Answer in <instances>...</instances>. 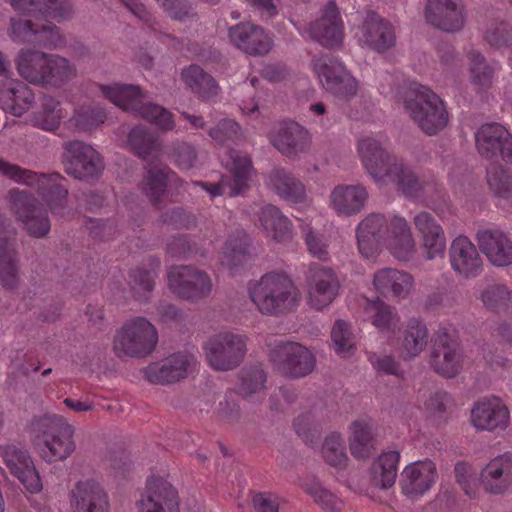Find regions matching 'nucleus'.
<instances>
[{
    "mask_svg": "<svg viewBox=\"0 0 512 512\" xmlns=\"http://www.w3.org/2000/svg\"><path fill=\"white\" fill-rule=\"evenodd\" d=\"M224 262L229 267H237L250 257V244L246 237L230 238L224 246Z\"/></svg>",
    "mask_w": 512,
    "mask_h": 512,
    "instance_id": "4d7b16f0",
    "label": "nucleus"
},
{
    "mask_svg": "<svg viewBox=\"0 0 512 512\" xmlns=\"http://www.w3.org/2000/svg\"><path fill=\"white\" fill-rule=\"evenodd\" d=\"M388 228L387 241L392 253L399 260H409L415 250V241L407 221L401 217H394L388 224Z\"/></svg>",
    "mask_w": 512,
    "mask_h": 512,
    "instance_id": "c9c22d12",
    "label": "nucleus"
},
{
    "mask_svg": "<svg viewBox=\"0 0 512 512\" xmlns=\"http://www.w3.org/2000/svg\"><path fill=\"white\" fill-rule=\"evenodd\" d=\"M31 44L44 49H58L65 45V38L59 28L52 23L36 27L35 38Z\"/></svg>",
    "mask_w": 512,
    "mask_h": 512,
    "instance_id": "052dcab7",
    "label": "nucleus"
},
{
    "mask_svg": "<svg viewBox=\"0 0 512 512\" xmlns=\"http://www.w3.org/2000/svg\"><path fill=\"white\" fill-rule=\"evenodd\" d=\"M34 104V93L28 85L17 82L0 94L1 108L15 117L24 115Z\"/></svg>",
    "mask_w": 512,
    "mask_h": 512,
    "instance_id": "f704fd0d",
    "label": "nucleus"
},
{
    "mask_svg": "<svg viewBox=\"0 0 512 512\" xmlns=\"http://www.w3.org/2000/svg\"><path fill=\"white\" fill-rule=\"evenodd\" d=\"M386 180L395 183L398 190L407 197H418L423 189V184L416 173L399 160L392 165Z\"/></svg>",
    "mask_w": 512,
    "mask_h": 512,
    "instance_id": "a18cd8bd",
    "label": "nucleus"
},
{
    "mask_svg": "<svg viewBox=\"0 0 512 512\" xmlns=\"http://www.w3.org/2000/svg\"><path fill=\"white\" fill-rule=\"evenodd\" d=\"M135 114L163 130H171L174 126L172 114L165 108L151 102H144L143 100L141 107L137 109Z\"/></svg>",
    "mask_w": 512,
    "mask_h": 512,
    "instance_id": "6e6d98bb",
    "label": "nucleus"
},
{
    "mask_svg": "<svg viewBox=\"0 0 512 512\" xmlns=\"http://www.w3.org/2000/svg\"><path fill=\"white\" fill-rule=\"evenodd\" d=\"M169 285L181 298L198 301L206 298L212 290L209 275L192 266H174L168 273Z\"/></svg>",
    "mask_w": 512,
    "mask_h": 512,
    "instance_id": "9b49d317",
    "label": "nucleus"
},
{
    "mask_svg": "<svg viewBox=\"0 0 512 512\" xmlns=\"http://www.w3.org/2000/svg\"><path fill=\"white\" fill-rule=\"evenodd\" d=\"M0 455L10 474L16 477L30 493L42 489L40 476L26 449L9 444L0 447Z\"/></svg>",
    "mask_w": 512,
    "mask_h": 512,
    "instance_id": "ddd939ff",
    "label": "nucleus"
},
{
    "mask_svg": "<svg viewBox=\"0 0 512 512\" xmlns=\"http://www.w3.org/2000/svg\"><path fill=\"white\" fill-rule=\"evenodd\" d=\"M232 43L245 53L263 56L271 50L272 41L264 29L251 23H240L229 28Z\"/></svg>",
    "mask_w": 512,
    "mask_h": 512,
    "instance_id": "5701e85b",
    "label": "nucleus"
},
{
    "mask_svg": "<svg viewBox=\"0 0 512 512\" xmlns=\"http://www.w3.org/2000/svg\"><path fill=\"white\" fill-rule=\"evenodd\" d=\"M485 307L491 310H512V291L505 285H490L481 293Z\"/></svg>",
    "mask_w": 512,
    "mask_h": 512,
    "instance_id": "5fc2aeb1",
    "label": "nucleus"
},
{
    "mask_svg": "<svg viewBox=\"0 0 512 512\" xmlns=\"http://www.w3.org/2000/svg\"><path fill=\"white\" fill-rule=\"evenodd\" d=\"M487 184L491 191L502 198H512V176L499 166H492L487 171Z\"/></svg>",
    "mask_w": 512,
    "mask_h": 512,
    "instance_id": "680f3d73",
    "label": "nucleus"
},
{
    "mask_svg": "<svg viewBox=\"0 0 512 512\" xmlns=\"http://www.w3.org/2000/svg\"><path fill=\"white\" fill-rule=\"evenodd\" d=\"M293 426L297 435L306 445L314 446L318 444L321 437V431L318 425L313 422L310 414H302L298 416L294 420Z\"/></svg>",
    "mask_w": 512,
    "mask_h": 512,
    "instance_id": "338daca9",
    "label": "nucleus"
},
{
    "mask_svg": "<svg viewBox=\"0 0 512 512\" xmlns=\"http://www.w3.org/2000/svg\"><path fill=\"white\" fill-rule=\"evenodd\" d=\"M11 211L22 224L23 230L36 239H44L51 229L45 204L33 193L24 190L9 191Z\"/></svg>",
    "mask_w": 512,
    "mask_h": 512,
    "instance_id": "39448f33",
    "label": "nucleus"
},
{
    "mask_svg": "<svg viewBox=\"0 0 512 512\" xmlns=\"http://www.w3.org/2000/svg\"><path fill=\"white\" fill-rule=\"evenodd\" d=\"M428 330L426 325L418 319H411L404 331L403 349L409 358L415 357L426 347Z\"/></svg>",
    "mask_w": 512,
    "mask_h": 512,
    "instance_id": "3c124183",
    "label": "nucleus"
},
{
    "mask_svg": "<svg viewBox=\"0 0 512 512\" xmlns=\"http://www.w3.org/2000/svg\"><path fill=\"white\" fill-rule=\"evenodd\" d=\"M313 68L326 89L340 76L345 66L333 56L324 55L313 61Z\"/></svg>",
    "mask_w": 512,
    "mask_h": 512,
    "instance_id": "bf43d9fd",
    "label": "nucleus"
},
{
    "mask_svg": "<svg viewBox=\"0 0 512 512\" xmlns=\"http://www.w3.org/2000/svg\"><path fill=\"white\" fill-rule=\"evenodd\" d=\"M479 485L486 493L502 495L512 487V454L499 455L479 473Z\"/></svg>",
    "mask_w": 512,
    "mask_h": 512,
    "instance_id": "f3484780",
    "label": "nucleus"
},
{
    "mask_svg": "<svg viewBox=\"0 0 512 512\" xmlns=\"http://www.w3.org/2000/svg\"><path fill=\"white\" fill-rule=\"evenodd\" d=\"M481 252L495 266H508L512 263V243L502 232L483 230L477 233Z\"/></svg>",
    "mask_w": 512,
    "mask_h": 512,
    "instance_id": "7c9ffc66",
    "label": "nucleus"
},
{
    "mask_svg": "<svg viewBox=\"0 0 512 512\" xmlns=\"http://www.w3.org/2000/svg\"><path fill=\"white\" fill-rule=\"evenodd\" d=\"M269 360L282 375L297 379L313 372L316 359L312 352L296 342H279L270 349Z\"/></svg>",
    "mask_w": 512,
    "mask_h": 512,
    "instance_id": "6e6552de",
    "label": "nucleus"
},
{
    "mask_svg": "<svg viewBox=\"0 0 512 512\" xmlns=\"http://www.w3.org/2000/svg\"><path fill=\"white\" fill-rule=\"evenodd\" d=\"M311 37L326 47H335L342 42V22L335 2L330 1L323 16L311 24Z\"/></svg>",
    "mask_w": 512,
    "mask_h": 512,
    "instance_id": "cd10ccee",
    "label": "nucleus"
},
{
    "mask_svg": "<svg viewBox=\"0 0 512 512\" xmlns=\"http://www.w3.org/2000/svg\"><path fill=\"white\" fill-rule=\"evenodd\" d=\"M0 174L17 182L36 185L52 214L64 217L68 202L67 180L59 173H36L0 158Z\"/></svg>",
    "mask_w": 512,
    "mask_h": 512,
    "instance_id": "7ed1b4c3",
    "label": "nucleus"
},
{
    "mask_svg": "<svg viewBox=\"0 0 512 512\" xmlns=\"http://www.w3.org/2000/svg\"><path fill=\"white\" fill-rule=\"evenodd\" d=\"M18 282V270L15 261L14 244L9 239L0 241V283L7 289H13Z\"/></svg>",
    "mask_w": 512,
    "mask_h": 512,
    "instance_id": "8fccbe9b",
    "label": "nucleus"
},
{
    "mask_svg": "<svg viewBox=\"0 0 512 512\" xmlns=\"http://www.w3.org/2000/svg\"><path fill=\"white\" fill-rule=\"evenodd\" d=\"M76 75V67L68 59L57 55H48L42 85L61 87Z\"/></svg>",
    "mask_w": 512,
    "mask_h": 512,
    "instance_id": "79ce46f5",
    "label": "nucleus"
},
{
    "mask_svg": "<svg viewBox=\"0 0 512 512\" xmlns=\"http://www.w3.org/2000/svg\"><path fill=\"white\" fill-rule=\"evenodd\" d=\"M450 260L453 269L465 277H475L482 270V259L475 245L464 236L453 240Z\"/></svg>",
    "mask_w": 512,
    "mask_h": 512,
    "instance_id": "c85d7f7f",
    "label": "nucleus"
},
{
    "mask_svg": "<svg viewBox=\"0 0 512 512\" xmlns=\"http://www.w3.org/2000/svg\"><path fill=\"white\" fill-rule=\"evenodd\" d=\"M28 431L41 457L47 462L61 461L75 450L72 440L74 429L63 417L56 414H44L32 418Z\"/></svg>",
    "mask_w": 512,
    "mask_h": 512,
    "instance_id": "f257e3e1",
    "label": "nucleus"
},
{
    "mask_svg": "<svg viewBox=\"0 0 512 512\" xmlns=\"http://www.w3.org/2000/svg\"><path fill=\"white\" fill-rule=\"evenodd\" d=\"M399 459V452L389 451L381 454L373 462L371 475L374 486L388 489L394 485L397 478Z\"/></svg>",
    "mask_w": 512,
    "mask_h": 512,
    "instance_id": "a19ab883",
    "label": "nucleus"
},
{
    "mask_svg": "<svg viewBox=\"0 0 512 512\" xmlns=\"http://www.w3.org/2000/svg\"><path fill=\"white\" fill-rule=\"evenodd\" d=\"M377 440L371 424L365 421L352 423V435L349 440V448L352 456L358 460H365L372 456L376 450Z\"/></svg>",
    "mask_w": 512,
    "mask_h": 512,
    "instance_id": "58836bf2",
    "label": "nucleus"
},
{
    "mask_svg": "<svg viewBox=\"0 0 512 512\" xmlns=\"http://www.w3.org/2000/svg\"><path fill=\"white\" fill-rule=\"evenodd\" d=\"M160 265L159 260H155V268L145 269L138 267L129 271V281L133 297L137 300L145 301L149 298V294L155 286L157 277L156 268Z\"/></svg>",
    "mask_w": 512,
    "mask_h": 512,
    "instance_id": "09e8293b",
    "label": "nucleus"
},
{
    "mask_svg": "<svg viewBox=\"0 0 512 512\" xmlns=\"http://www.w3.org/2000/svg\"><path fill=\"white\" fill-rule=\"evenodd\" d=\"M71 497L74 512H109L107 493L94 480L78 482Z\"/></svg>",
    "mask_w": 512,
    "mask_h": 512,
    "instance_id": "bb28decb",
    "label": "nucleus"
},
{
    "mask_svg": "<svg viewBox=\"0 0 512 512\" xmlns=\"http://www.w3.org/2000/svg\"><path fill=\"white\" fill-rule=\"evenodd\" d=\"M259 221L263 228L272 233L277 241H285L291 234L290 220L273 205H267L262 208Z\"/></svg>",
    "mask_w": 512,
    "mask_h": 512,
    "instance_id": "de8ad7c7",
    "label": "nucleus"
},
{
    "mask_svg": "<svg viewBox=\"0 0 512 512\" xmlns=\"http://www.w3.org/2000/svg\"><path fill=\"white\" fill-rule=\"evenodd\" d=\"M195 364L196 359L192 354L178 352L147 367L145 376L153 384H171L186 378Z\"/></svg>",
    "mask_w": 512,
    "mask_h": 512,
    "instance_id": "4468645a",
    "label": "nucleus"
},
{
    "mask_svg": "<svg viewBox=\"0 0 512 512\" xmlns=\"http://www.w3.org/2000/svg\"><path fill=\"white\" fill-rule=\"evenodd\" d=\"M61 161L68 175L87 182L97 181L105 168L100 153L80 140L63 143Z\"/></svg>",
    "mask_w": 512,
    "mask_h": 512,
    "instance_id": "423d86ee",
    "label": "nucleus"
},
{
    "mask_svg": "<svg viewBox=\"0 0 512 512\" xmlns=\"http://www.w3.org/2000/svg\"><path fill=\"white\" fill-rule=\"evenodd\" d=\"M356 234L360 253L366 258L375 256L389 237L385 216L378 213L368 215L359 223Z\"/></svg>",
    "mask_w": 512,
    "mask_h": 512,
    "instance_id": "6ab92c4d",
    "label": "nucleus"
},
{
    "mask_svg": "<svg viewBox=\"0 0 512 512\" xmlns=\"http://www.w3.org/2000/svg\"><path fill=\"white\" fill-rule=\"evenodd\" d=\"M168 177L163 169L148 167L141 182V191L154 207H160L167 192Z\"/></svg>",
    "mask_w": 512,
    "mask_h": 512,
    "instance_id": "c03bdc74",
    "label": "nucleus"
},
{
    "mask_svg": "<svg viewBox=\"0 0 512 512\" xmlns=\"http://www.w3.org/2000/svg\"><path fill=\"white\" fill-rule=\"evenodd\" d=\"M437 476L436 466L432 461L414 462L401 473L400 485L402 492L409 497L422 496L430 490Z\"/></svg>",
    "mask_w": 512,
    "mask_h": 512,
    "instance_id": "412c9836",
    "label": "nucleus"
},
{
    "mask_svg": "<svg viewBox=\"0 0 512 512\" xmlns=\"http://www.w3.org/2000/svg\"><path fill=\"white\" fill-rule=\"evenodd\" d=\"M509 411L497 397L483 399L471 410V421L479 430L505 429L509 424Z\"/></svg>",
    "mask_w": 512,
    "mask_h": 512,
    "instance_id": "a878e982",
    "label": "nucleus"
},
{
    "mask_svg": "<svg viewBox=\"0 0 512 512\" xmlns=\"http://www.w3.org/2000/svg\"><path fill=\"white\" fill-rule=\"evenodd\" d=\"M252 169V162L250 157L235 156L233 158L230 172L232 178L223 176L218 183L199 182L198 184L203 187L212 197L223 194L229 196H236L242 193L248 187V180Z\"/></svg>",
    "mask_w": 512,
    "mask_h": 512,
    "instance_id": "a211bd4d",
    "label": "nucleus"
},
{
    "mask_svg": "<svg viewBox=\"0 0 512 512\" xmlns=\"http://www.w3.org/2000/svg\"><path fill=\"white\" fill-rule=\"evenodd\" d=\"M210 366L217 371L237 368L246 354V337L231 332L212 336L204 346Z\"/></svg>",
    "mask_w": 512,
    "mask_h": 512,
    "instance_id": "1a4fd4ad",
    "label": "nucleus"
},
{
    "mask_svg": "<svg viewBox=\"0 0 512 512\" xmlns=\"http://www.w3.org/2000/svg\"><path fill=\"white\" fill-rule=\"evenodd\" d=\"M413 277L407 272L393 268H382L373 277V285L384 297L405 299L412 287Z\"/></svg>",
    "mask_w": 512,
    "mask_h": 512,
    "instance_id": "c756f323",
    "label": "nucleus"
},
{
    "mask_svg": "<svg viewBox=\"0 0 512 512\" xmlns=\"http://www.w3.org/2000/svg\"><path fill=\"white\" fill-rule=\"evenodd\" d=\"M404 108L420 130L429 136L442 131L448 123V112L442 99L430 88L411 85Z\"/></svg>",
    "mask_w": 512,
    "mask_h": 512,
    "instance_id": "20e7f679",
    "label": "nucleus"
},
{
    "mask_svg": "<svg viewBox=\"0 0 512 512\" xmlns=\"http://www.w3.org/2000/svg\"><path fill=\"white\" fill-rule=\"evenodd\" d=\"M307 282L309 303L316 310L330 305L338 294L339 282L330 268L311 266L307 274Z\"/></svg>",
    "mask_w": 512,
    "mask_h": 512,
    "instance_id": "2eb2a0df",
    "label": "nucleus"
},
{
    "mask_svg": "<svg viewBox=\"0 0 512 512\" xmlns=\"http://www.w3.org/2000/svg\"><path fill=\"white\" fill-rule=\"evenodd\" d=\"M330 198L338 214L350 216L363 210L368 193L361 185H338L333 189Z\"/></svg>",
    "mask_w": 512,
    "mask_h": 512,
    "instance_id": "72a5a7b5",
    "label": "nucleus"
},
{
    "mask_svg": "<svg viewBox=\"0 0 512 512\" xmlns=\"http://www.w3.org/2000/svg\"><path fill=\"white\" fill-rule=\"evenodd\" d=\"M462 349L456 338L439 330L432 338L430 364L434 371L446 378H453L462 368Z\"/></svg>",
    "mask_w": 512,
    "mask_h": 512,
    "instance_id": "9d476101",
    "label": "nucleus"
},
{
    "mask_svg": "<svg viewBox=\"0 0 512 512\" xmlns=\"http://www.w3.org/2000/svg\"><path fill=\"white\" fill-rule=\"evenodd\" d=\"M100 91L115 105L121 107L124 111L136 113L141 107L144 99L139 86L136 85H104L101 84Z\"/></svg>",
    "mask_w": 512,
    "mask_h": 512,
    "instance_id": "ea45409f",
    "label": "nucleus"
},
{
    "mask_svg": "<svg viewBox=\"0 0 512 512\" xmlns=\"http://www.w3.org/2000/svg\"><path fill=\"white\" fill-rule=\"evenodd\" d=\"M128 144L139 158L150 164L158 157L157 138L142 127H135L129 132Z\"/></svg>",
    "mask_w": 512,
    "mask_h": 512,
    "instance_id": "49530a36",
    "label": "nucleus"
},
{
    "mask_svg": "<svg viewBox=\"0 0 512 512\" xmlns=\"http://www.w3.org/2000/svg\"><path fill=\"white\" fill-rule=\"evenodd\" d=\"M269 183L275 192L286 200L295 203L305 198V187L293 173L283 167H275L269 173Z\"/></svg>",
    "mask_w": 512,
    "mask_h": 512,
    "instance_id": "4c0bfd02",
    "label": "nucleus"
},
{
    "mask_svg": "<svg viewBox=\"0 0 512 512\" xmlns=\"http://www.w3.org/2000/svg\"><path fill=\"white\" fill-rule=\"evenodd\" d=\"M371 315L372 323L378 328H389L396 318L395 309L380 299L370 302L366 307Z\"/></svg>",
    "mask_w": 512,
    "mask_h": 512,
    "instance_id": "774afa93",
    "label": "nucleus"
},
{
    "mask_svg": "<svg viewBox=\"0 0 512 512\" xmlns=\"http://www.w3.org/2000/svg\"><path fill=\"white\" fill-rule=\"evenodd\" d=\"M305 491L322 509L329 512L341 511L342 501L335 494L325 489L320 483L312 482L306 484Z\"/></svg>",
    "mask_w": 512,
    "mask_h": 512,
    "instance_id": "e2e57ef3",
    "label": "nucleus"
},
{
    "mask_svg": "<svg viewBox=\"0 0 512 512\" xmlns=\"http://www.w3.org/2000/svg\"><path fill=\"white\" fill-rule=\"evenodd\" d=\"M362 163L375 181H386V176L397 162L381 144L373 138L362 139L358 144Z\"/></svg>",
    "mask_w": 512,
    "mask_h": 512,
    "instance_id": "393cba45",
    "label": "nucleus"
},
{
    "mask_svg": "<svg viewBox=\"0 0 512 512\" xmlns=\"http://www.w3.org/2000/svg\"><path fill=\"white\" fill-rule=\"evenodd\" d=\"M428 23L445 32H457L464 26L458 0H429L425 9Z\"/></svg>",
    "mask_w": 512,
    "mask_h": 512,
    "instance_id": "b1692460",
    "label": "nucleus"
},
{
    "mask_svg": "<svg viewBox=\"0 0 512 512\" xmlns=\"http://www.w3.org/2000/svg\"><path fill=\"white\" fill-rule=\"evenodd\" d=\"M362 34L365 44L378 52H384L395 44L392 25L373 11L367 14L362 25Z\"/></svg>",
    "mask_w": 512,
    "mask_h": 512,
    "instance_id": "2f4dec72",
    "label": "nucleus"
},
{
    "mask_svg": "<svg viewBox=\"0 0 512 512\" xmlns=\"http://www.w3.org/2000/svg\"><path fill=\"white\" fill-rule=\"evenodd\" d=\"M48 55L38 51L21 53L17 58L19 74L32 84H43Z\"/></svg>",
    "mask_w": 512,
    "mask_h": 512,
    "instance_id": "37998d69",
    "label": "nucleus"
},
{
    "mask_svg": "<svg viewBox=\"0 0 512 512\" xmlns=\"http://www.w3.org/2000/svg\"><path fill=\"white\" fill-rule=\"evenodd\" d=\"M479 154L490 160H512V135L501 124L492 122L483 124L475 133Z\"/></svg>",
    "mask_w": 512,
    "mask_h": 512,
    "instance_id": "f8f14e48",
    "label": "nucleus"
},
{
    "mask_svg": "<svg viewBox=\"0 0 512 512\" xmlns=\"http://www.w3.org/2000/svg\"><path fill=\"white\" fill-rule=\"evenodd\" d=\"M484 39L492 47L510 46L512 45V28L505 21L493 22L486 29Z\"/></svg>",
    "mask_w": 512,
    "mask_h": 512,
    "instance_id": "69168bd1",
    "label": "nucleus"
},
{
    "mask_svg": "<svg viewBox=\"0 0 512 512\" xmlns=\"http://www.w3.org/2000/svg\"><path fill=\"white\" fill-rule=\"evenodd\" d=\"M252 302L262 314L279 315L291 312L299 302V292L284 273L270 272L249 288Z\"/></svg>",
    "mask_w": 512,
    "mask_h": 512,
    "instance_id": "f03ea898",
    "label": "nucleus"
},
{
    "mask_svg": "<svg viewBox=\"0 0 512 512\" xmlns=\"http://www.w3.org/2000/svg\"><path fill=\"white\" fill-rule=\"evenodd\" d=\"M11 6L22 14L41 15L56 21L70 17L72 9L67 0H9Z\"/></svg>",
    "mask_w": 512,
    "mask_h": 512,
    "instance_id": "473e14b6",
    "label": "nucleus"
},
{
    "mask_svg": "<svg viewBox=\"0 0 512 512\" xmlns=\"http://www.w3.org/2000/svg\"><path fill=\"white\" fill-rule=\"evenodd\" d=\"M158 342L156 328L145 318L138 317L126 323L115 336L113 350L119 358L144 357Z\"/></svg>",
    "mask_w": 512,
    "mask_h": 512,
    "instance_id": "0eeeda50",
    "label": "nucleus"
},
{
    "mask_svg": "<svg viewBox=\"0 0 512 512\" xmlns=\"http://www.w3.org/2000/svg\"><path fill=\"white\" fill-rule=\"evenodd\" d=\"M181 78L202 101H208L219 93L216 80L198 65H190L181 72Z\"/></svg>",
    "mask_w": 512,
    "mask_h": 512,
    "instance_id": "e433bc0d",
    "label": "nucleus"
},
{
    "mask_svg": "<svg viewBox=\"0 0 512 512\" xmlns=\"http://www.w3.org/2000/svg\"><path fill=\"white\" fill-rule=\"evenodd\" d=\"M322 455L329 466L337 469H344L346 467L348 457L344 442L339 434L332 433L325 438L322 445Z\"/></svg>",
    "mask_w": 512,
    "mask_h": 512,
    "instance_id": "864d4df0",
    "label": "nucleus"
},
{
    "mask_svg": "<svg viewBox=\"0 0 512 512\" xmlns=\"http://www.w3.org/2000/svg\"><path fill=\"white\" fill-rule=\"evenodd\" d=\"M266 373L259 366H253L241 371V383L239 393L243 396H250L264 388Z\"/></svg>",
    "mask_w": 512,
    "mask_h": 512,
    "instance_id": "0e129e2a",
    "label": "nucleus"
},
{
    "mask_svg": "<svg viewBox=\"0 0 512 512\" xmlns=\"http://www.w3.org/2000/svg\"><path fill=\"white\" fill-rule=\"evenodd\" d=\"M413 223L421 238V247L427 259L442 257L446 250L444 230L434 216L421 211L414 216Z\"/></svg>",
    "mask_w": 512,
    "mask_h": 512,
    "instance_id": "aec40b11",
    "label": "nucleus"
},
{
    "mask_svg": "<svg viewBox=\"0 0 512 512\" xmlns=\"http://www.w3.org/2000/svg\"><path fill=\"white\" fill-rule=\"evenodd\" d=\"M468 57L472 83L478 90L488 89L492 84L494 69L478 51H470Z\"/></svg>",
    "mask_w": 512,
    "mask_h": 512,
    "instance_id": "603ef678",
    "label": "nucleus"
},
{
    "mask_svg": "<svg viewBox=\"0 0 512 512\" xmlns=\"http://www.w3.org/2000/svg\"><path fill=\"white\" fill-rule=\"evenodd\" d=\"M139 510L144 512H162L167 507L173 512H179L178 493L174 487L163 478H152L147 483V492L137 501Z\"/></svg>",
    "mask_w": 512,
    "mask_h": 512,
    "instance_id": "4be33fe9",
    "label": "nucleus"
},
{
    "mask_svg": "<svg viewBox=\"0 0 512 512\" xmlns=\"http://www.w3.org/2000/svg\"><path fill=\"white\" fill-rule=\"evenodd\" d=\"M271 143L282 155L294 159L308 151L311 137L307 129L289 120L279 124Z\"/></svg>",
    "mask_w": 512,
    "mask_h": 512,
    "instance_id": "dca6fc26",
    "label": "nucleus"
},
{
    "mask_svg": "<svg viewBox=\"0 0 512 512\" xmlns=\"http://www.w3.org/2000/svg\"><path fill=\"white\" fill-rule=\"evenodd\" d=\"M454 476L456 483L461 487L464 493L472 498L476 496L479 485V476L473 466L465 461H459L454 466Z\"/></svg>",
    "mask_w": 512,
    "mask_h": 512,
    "instance_id": "13d9d810",
    "label": "nucleus"
}]
</instances>
